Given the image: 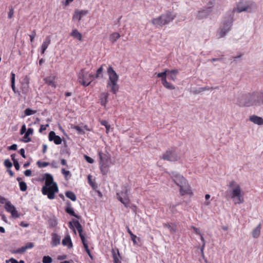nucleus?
<instances>
[{
	"label": "nucleus",
	"instance_id": "obj_1",
	"mask_svg": "<svg viewBox=\"0 0 263 263\" xmlns=\"http://www.w3.org/2000/svg\"><path fill=\"white\" fill-rule=\"evenodd\" d=\"M43 179L45 181V185L42 189V194L47 195L49 199H53L55 198V194L59 191L57 183L54 182L53 176L48 173L44 175Z\"/></svg>",
	"mask_w": 263,
	"mask_h": 263
},
{
	"label": "nucleus",
	"instance_id": "obj_2",
	"mask_svg": "<svg viewBox=\"0 0 263 263\" xmlns=\"http://www.w3.org/2000/svg\"><path fill=\"white\" fill-rule=\"evenodd\" d=\"M166 173L171 176L175 184L179 186L180 193L182 196L190 194V187L183 176L177 172H172L171 173L166 172Z\"/></svg>",
	"mask_w": 263,
	"mask_h": 263
},
{
	"label": "nucleus",
	"instance_id": "obj_3",
	"mask_svg": "<svg viewBox=\"0 0 263 263\" xmlns=\"http://www.w3.org/2000/svg\"><path fill=\"white\" fill-rule=\"evenodd\" d=\"M130 191V186L129 184L126 183L121 187V190L117 192V198L120 201L125 208H129L134 210L136 206L130 204L129 199V193Z\"/></svg>",
	"mask_w": 263,
	"mask_h": 263
},
{
	"label": "nucleus",
	"instance_id": "obj_4",
	"mask_svg": "<svg viewBox=\"0 0 263 263\" xmlns=\"http://www.w3.org/2000/svg\"><path fill=\"white\" fill-rule=\"evenodd\" d=\"M232 190L230 191V197L233 200L235 204H241L244 202L243 192L240 185L234 180H231L228 185Z\"/></svg>",
	"mask_w": 263,
	"mask_h": 263
},
{
	"label": "nucleus",
	"instance_id": "obj_5",
	"mask_svg": "<svg viewBox=\"0 0 263 263\" xmlns=\"http://www.w3.org/2000/svg\"><path fill=\"white\" fill-rule=\"evenodd\" d=\"M107 72L108 75L107 87L110 88V91L112 93L116 94L119 88L118 84L119 76L111 66L108 67Z\"/></svg>",
	"mask_w": 263,
	"mask_h": 263
},
{
	"label": "nucleus",
	"instance_id": "obj_6",
	"mask_svg": "<svg viewBox=\"0 0 263 263\" xmlns=\"http://www.w3.org/2000/svg\"><path fill=\"white\" fill-rule=\"evenodd\" d=\"M175 15L170 11L161 14L160 16L153 18L151 23L156 28L162 27L172 22L175 17Z\"/></svg>",
	"mask_w": 263,
	"mask_h": 263
},
{
	"label": "nucleus",
	"instance_id": "obj_7",
	"mask_svg": "<svg viewBox=\"0 0 263 263\" xmlns=\"http://www.w3.org/2000/svg\"><path fill=\"white\" fill-rule=\"evenodd\" d=\"M233 24V17L231 15L226 16L217 34L218 38L223 37L231 30Z\"/></svg>",
	"mask_w": 263,
	"mask_h": 263
},
{
	"label": "nucleus",
	"instance_id": "obj_8",
	"mask_svg": "<svg viewBox=\"0 0 263 263\" xmlns=\"http://www.w3.org/2000/svg\"><path fill=\"white\" fill-rule=\"evenodd\" d=\"M249 106L257 107L263 106V91L249 92Z\"/></svg>",
	"mask_w": 263,
	"mask_h": 263
},
{
	"label": "nucleus",
	"instance_id": "obj_9",
	"mask_svg": "<svg viewBox=\"0 0 263 263\" xmlns=\"http://www.w3.org/2000/svg\"><path fill=\"white\" fill-rule=\"evenodd\" d=\"M100 159V168L103 175H106L108 172V167L111 163L110 156L108 153H102L101 152L98 153Z\"/></svg>",
	"mask_w": 263,
	"mask_h": 263
},
{
	"label": "nucleus",
	"instance_id": "obj_10",
	"mask_svg": "<svg viewBox=\"0 0 263 263\" xmlns=\"http://www.w3.org/2000/svg\"><path fill=\"white\" fill-rule=\"evenodd\" d=\"M93 78V75L88 74L84 69H81L78 73V81L83 86H88Z\"/></svg>",
	"mask_w": 263,
	"mask_h": 263
},
{
	"label": "nucleus",
	"instance_id": "obj_11",
	"mask_svg": "<svg viewBox=\"0 0 263 263\" xmlns=\"http://www.w3.org/2000/svg\"><path fill=\"white\" fill-rule=\"evenodd\" d=\"M256 9V5L254 3H248L241 2L237 6V10L238 12L247 11L253 12Z\"/></svg>",
	"mask_w": 263,
	"mask_h": 263
},
{
	"label": "nucleus",
	"instance_id": "obj_12",
	"mask_svg": "<svg viewBox=\"0 0 263 263\" xmlns=\"http://www.w3.org/2000/svg\"><path fill=\"white\" fill-rule=\"evenodd\" d=\"M249 101V92L241 93L237 97L236 104L240 107H250Z\"/></svg>",
	"mask_w": 263,
	"mask_h": 263
},
{
	"label": "nucleus",
	"instance_id": "obj_13",
	"mask_svg": "<svg viewBox=\"0 0 263 263\" xmlns=\"http://www.w3.org/2000/svg\"><path fill=\"white\" fill-rule=\"evenodd\" d=\"M5 208L7 212L11 214L12 218H17L20 217V214L18 213L15 207L10 201L6 202Z\"/></svg>",
	"mask_w": 263,
	"mask_h": 263
},
{
	"label": "nucleus",
	"instance_id": "obj_14",
	"mask_svg": "<svg viewBox=\"0 0 263 263\" xmlns=\"http://www.w3.org/2000/svg\"><path fill=\"white\" fill-rule=\"evenodd\" d=\"M162 159L170 161H175L179 160V157L175 152L168 150L163 155Z\"/></svg>",
	"mask_w": 263,
	"mask_h": 263
},
{
	"label": "nucleus",
	"instance_id": "obj_15",
	"mask_svg": "<svg viewBox=\"0 0 263 263\" xmlns=\"http://www.w3.org/2000/svg\"><path fill=\"white\" fill-rule=\"evenodd\" d=\"M212 7H204L202 9L198 11L197 14V17L199 19H203L206 18L211 12Z\"/></svg>",
	"mask_w": 263,
	"mask_h": 263
},
{
	"label": "nucleus",
	"instance_id": "obj_16",
	"mask_svg": "<svg viewBox=\"0 0 263 263\" xmlns=\"http://www.w3.org/2000/svg\"><path fill=\"white\" fill-rule=\"evenodd\" d=\"M22 91L23 94L26 95L29 90V78L26 76L22 82Z\"/></svg>",
	"mask_w": 263,
	"mask_h": 263
},
{
	"label": "nucleus",
	"instance_id": "obj_17",
	"mask_svg": "<svg viewBox=\"0 0 263 263\" xmlns=\"http://www.w3.org/2000/svg\"><path fill=\"white\" fill-rule=\"evenodd\" d=\"M49 140L50 141H53L54 143L57 145H59L62 143L61 138L55 135V133L53 131H51L48 136Z\"/></svg>",
	"mask_w": 263,
	"mask_h": 263
},
{
	"label": "nucleus",
	"instance_id": "obj_18",
	"mask_svg": "<svg viewBox=\"0 0 263 263\" xmlns=\"http://www.w3.org/2000/svg\"><path fill=\"white\" fill-rule=\"evenodd\" d=\"M88 13V11L87 10H76L73 15L72 20H78L79 21H80L81 20L82 17L87 15Z\"/></svg>",
	"mask_w": 263,
	"mask_h": 263
},
{
	"label": "nucleus",
	"instance_id": "obj_19",
	"mask_svg": "<svg viewBox=\"0 0 263 263\" xmlns=\"http://www.w3.org/2000/svg\"><path fill=\"white\" fill-rule=\"evenodd\" d=\"M69 227L71 229H73L74 233H76V231L74 230V228L75 227L77 230L78 231L81 230L82 229V227L79 221L76 220L73 221H70L69 222Z\"/></svg>",
	"mask_w": 263,
	"mask_h": 263
},
{
	"label": "nucleus",
	"instance_id": "obj_20",
	"mask_svg": "<svg viewBox=\"0 0 263 263\" xmlns=\"http://www.w3.org/2000/svg\"><path fill=\"white\" fill-rule=\"evenodd\" d=\"M249 120L251 122L258 125H263V119L261 117L256 115H252L250 116Z\"/></svg>",
	"mask_w": 263,
	"mask_h": 263
},
{
	"label": "nucleus",
	"instance_id": "obj_21",
	"mask_svg": "<svg viewBox=\"0 0 263 263\" xmlns=\"http://www.w3.org/2000/svg\"><path fill=\"white\" fill-rule=\"evenodd\" d=\"M60 237L56 233L52 234L51 246L56 247L60 243Z\"/></svg>",
	"mask_w": 263,
	"mask_h": 263
},
{
	"label": "nucleus",
	"instance_id": "obj_22",
	"mask_svg": "<svg viewBox=\"0 0 263 263\" xmlns=\"http://www.w3.org/2000/svg\"><path fill=\"white\" fill-rule=\"evenodd\" d=\"M62 245L64 246H67L68 248L70 249L72 247V242L69 235L66 236L62 240Z\"/></svg>",
	"mask_w": 263,
	"mask_h": 263
},
{
	"label": "nucleus",
	"instance_id": "obj_23",
	"mask_svg": "<svg viewBox=\"0 0 263 263\" xmlns=\"http://www.w3.org/2000/svg\"><path fill=\"white\" fill-rule=\"evenodd\" d=\"M117 253L115 252V250L114 249H112V255L114 259V263H121L120 259L121 256L120 255V253L118 249H117Z\"/></svg>",
	"mask_w": 263,
	"mask_h": 263
},
{
	"label": "nucleus",
	"instance_id": "obj_24",
	"mask_svg": "<svg viewBox=\"0 0 263 263\" xmlns=\"http://www.w3.org/2000/svg\"><path fill=\"white\" fill-rule=\"evenodd\" d=\"M108 94L107 92H102L100 95V103L105 106L108 102Z\"/></svg>",
	"mask_w": 263,
	"mask_h": 263
},
{
	"label": "nucleus",
	"instance_id": "obj_25",
	"mask_svg": "<svg viewBox=\"0 0 263 263\" xmlns=\"http://www.w3.org/2000/svg\"><path fill=\"white\" fill-rule=\"evenodd\" d=\"M45 82L46 84L52 87L55 88L54 83V77L53 76H49L44 79Z\"/></svg>",
	"mask_w": 263,
	"mask_h": 263
},
{
	"label": "nucleus",
	"instance_id": "obj_26",
	"mask_svg": "<svg viewBox=\"0 0 263 263\" xmlns=\"http://www.w3.org/2000/svg\"><path fill=\"white\" fill-rule=\"evenodd\" d=\"M48 223L50 228L55 227L58 224L57 218L54 216L50 217L48 220Z\"/></svg>",
	"mask_w": 263,
	"mask_h": 263
},
{
	"label": "nucleus",
	"instance_id": "obj_27",
	"mask_svg": "<svg viewBox=\"0 0 263 263\" xmlns=\"http://www.w3.org/2000/svg\"><path fill=\"white\" fill-rule=\"evenodd\" d=\"M120 37V35L118 32H114L111 33L109 37V41L112 43H115L117 40H118Z\"/></svg>",
	"mask_w": 263,
	"mask_h": 263
},
{
	"label": "nucleus",
	"instance_id": "obj_28",
	"mask_svg": "<svg viewBox=\"0 0 263 263\" xmlns=\"http://www.w3.org/2000/svg\"><path fill=\"white\" fill-rule=\"evenodd\" d=\"M65 211L69 215L79 218V216L75 214L73 208L70 205V203H69V204L67 205V207L65 209Z\"/></svg>",
	"mask_w": 263,
	"mask_h": 263
},
{
	"label": "nucleus",
	"instance_id": "obj_29",
	"mask_svg": "<svg viewBox=\"0 0 263 263\" xmlns=\"http://www.w3.org/2000/svg\"><path fill=\"white\" fill-rule=\"evenodd\" d=\"M162 84L166 88L170 89V90H173L175 89V86L171 83L168 82L166 80V79H164L163 80H162Z\"/></svg>",
	"mask_w": 263,
	"mask_h": 263
},
{
	"label": "nucleus",
	"instance_id": "obj_30",
	"mask_svg": "<svg viewBox=\"0 0 263 263\" xmlns=\"http://www.w3.org/2000/svg\"><path fill=\"white\" fill-rule=\"evenodd\" d=\"M164 227L167 228L172 233H175L176 231V228L175 224L164 223Z\"/></svg>",
	"mask_w": 263,
	"mask_h": 263
},
{
	"label": "nucleus",
	"instance_id": "obj_31",
	"mask_svg": "<svg viewBox=\"0 0 263 263\" xmlns=\"http://www.w3.org/2000/svg\"><path fill=\"white\" fill-rule=\"evenodd\" d=\"M260 224H259L257 227L254 229V230L252 232V236L254 238H258L260 235Z\"/></svg>",
	"mask_w": 263,
	"mask_h": 263
},
{
	"label": "nucleus",
	"instance_id": "obj_32",
	"mask_svg": "<svg viewBox=\"0 0 263 263\" xmlns=\"http://www.w3.org/2000/svg\"><path fill=\"white\" fill-rule=\"evenodd\" d=\"M71 35L79 41L82 40V34L77 29L72 30L71 33Z\"/></svg>",
	"mask_w": 263,
	"mask_h": 263
},
{
	"label": "nucleus",
	"instance_id": "obj_33",
	"mask_svg": "<svg viewBox=\"0 0 263 263\" xmlns=\"http://www.w3.org/2000/svg\"><path fill=\"white\" fill-rule=\"evenodd\" d=\"M51 43V39L50 36H47L46 37L45 40L43 42L41 47L45 48L47 49V48L48 47L49 45Z\"/></svg>",
	"mask_w": 263,
	"mask_h": 263
},
{
	"label": "nucleus",
	"instance_id": "obj_34",
	"mask_svg": "<svg viewBox=\"0 0 263 263\" xmlns=\"http://www.w3.org/2000/svg\"><path fill=\"white\" fill-rule=\"evenodd\" d=\"M103 67L101 66L97 69V70L96 71V75L94 77V78H95L96 79L103 78Z\"/></svg>",
	"mask_w": 263,
	"mask_h": 263
},
{
	"label": "nucleus",
	"instance_id": "obj_35",
	"mask_svg": "<svg viewBox=\"0 0 263 263\" xmlns=\"http://www.w3.org/2000/svg\"><path fill=\"white\" fill-rule=\"evenodd\" d=\"M66 196L71 199L72 201H74L77 199V197L74 193L71 191H67L65 193Z\"/></svg>",
	"mask_w": 263,
	"mask_h": 263
},
{
	"label": "nucleus",
	"instance_id": "obj_36",
	"mask_svg": "<svg viewBox=\"0 0 263 263\" xmlns=\"http://www.w3.org/2000/svg\"><path fill=\"white\" fill-rule=\"evenodd\" d=\"M15 74L13 72L11 73V87L13 91L15 92Z\"/></svg>",
	"mask_w": 263,
	"mask_h": 263
},
{
	"label": "nucleus",
	"instance_id": "obj_37",
	"mask_svg": "<svg viewBox=\"0 0 263 263\" xmlns=\"http://www.w3.org/2000/svg\"><path fill=\"white\" fill-rule=\"evenodd\" d=\"M218 87H216L214 88L213 87H210L208 86H206V87H200L197 91V92L199 93V92H202V91H204L205 90H213L214 89H218Z\"/></svg>",
	"mask_w": 263,
	"mask_h": 263
},
{
	"label": "nucleus",
	"instance_id": "obj_38",
	"mask_svg": "<svg viewBox=\"0 0 263 263\" xmlns=\"http://www.w3.org/2000/svg\"><path fill=\"white\" fill-rule=\"evenodd\" d=\"M82 243H83V246H84L85 250L86 252H87V254L89 255V256L90 258L92 259L93 257H92V255L91 254L90 251L89 249L87 243L86 241H84V242H82Z\"/></svg>",
	"mask_w": 263,
	"mask_h": 263
},
{
	"label": "nucleus",
	"instance_id": "obj_39",
	"mask_svg": "<svg viewBox=\"0 0 263 263\" xmlns=\"http://www.w3.org/2000/svg\"><path fill=\"white\" fill-rule=\"evenodd\" d=\"M37 166L40 168H44L50 165L49 162L38 161L36 163Z\"/></svg>",
	"mask_w": 263,
	"mask_h": 263
},
{
	"label": "nucleus",
	"instance_id": "obj_40",
	"mask_svg": "<svg viewBox=\"0 0 263 263\" xmlns=\"http://www.w3.org/2000/svg\"><path fill=\"white\" fill-rule=\"evenodd\" d=\"M62 173L64 176L65 178L68 180L70 177V172L69 171L65 170V168L62 169Z\"/></svg>",
	"mask_w": 263,
	"mask_h": 263
},
{
	"label": "nucleus",
	"instance_id": "obj_41",
	"mask_svg": "<svg viewBox=\"0 0 263 263\" xmlns=\"http://www.w3.org/2000/svg\"><path fill=\"white\" fill-rule=\"evenodd\" d=\"M26 251L24 246L20 248H18L14 251H13V253L15 254H23Z\"/></svg>",
	"mask_w": 263,
	"mask_h": 263
},
{
	"label": "nucleus",
	"instance_id": "obj_42",
	"mask_svg": "<svg viewBox=\"0 0 263 263\" xmlns=\"http://www.w3.org/2000/svg\"><path fill=\"white\" fill-rule=\"evenodd\" d=\"M19 186L21 191L24 192L27 190V186L25 182H20Z\"/></svg>",
	"mask_w": 263,
	"mask_h": 263
},
{
	"label": "nucleus",
	"instance_id": "obj_43",
	"mask_svg": "<svg viewBox=\"0 0 263 263\" xmlns=\"http://www.w3.org/2000/svg\"><path fill=\"white\" fill-rule=\"evenodd\" d=\"M26 116H30L36 112V110H33L29 108H26L24 111Z\"/></svg>",
	"mask_w": 263,
	"mask_h": 263
},
{
	"label": "nucleus",
	"instance_id": "obj_44",
	"mask_svg": "<svg viewBox=\"0 0 263 263\" xmlns=\"http://www.w3.org/2000/svg\"><path fill=\"white\" fill-rule=\"evenodd\" d=\"M167 71H168L167 70H165L163 72H160V73H157V76L158 78H161V80H163L164 79H166V73H167Z\"/></svg>",
	"mask_w": 263,
	"mask_h": 263
},
{
	"label": "nucleus",
	"instance_id": "obj_45",
	"mask_svg": "<svg viewBox=\"0 0 263 263\" xmlns=\"http://www.w3.org/2000/svg\"><path fill=\"white\" fill-rule=\"evenodd\" d=\"M52 261L51 257L49 256H45L43 258V263H51Z\"/></svg>",
	"mask_w": 263,
	"mask_h": 263
},
{
	"label": "nucleus",
	"instance_id": "obj_46",
	"mask_svg": "<svg viewBox=\"0 0 263 263\" xmlns=\"http://www.w3.org/2000/svg\"><path fill=\"white\" fill-rule=\"evenodd\" d=\"M79 234V236L81 238L82 242H84V241H86L84 235L83 234V228L78 231Z\"/></svg>",
	"mask_w": 263,
	"mask_h": 263
},
{
	"label": "nucleus",
	"instance_id": "obj_47",
	"mask_svg": "<svg viewBox=\"0 0 263 263\" xmlns=\"http://www.w3.org/2000/svg\"><path fill=\"white\" fill-rule=\"evenodd\" d=\"M50 165L54 168H57L59 167V163L58 161L55 160H52L51 163H50Z\"/></svg>",
	"mask_w": 263,
	"mask_h": 263
},
{
	"label": "nucleus",
	"instance_id": "obj_48",
	"mask_svg": "<svg viewBox=\"0 0 263 263\" xmlns=\"http://www.w3.org/2000/svg\"><path fill=\"white\" fill-rule=\"evenodd\" d=\"M31 141V139L30 137H29V136L27 134H26V133L25 134V135L23 137V141L25 143H28L29 142H30Z\"/></svg>",
	"mask_w": 263,
	"mask_h": 263
},
{
	"label": "nucleus",
	"instance_id": "obj_49",
	"mask_svg": "<svg viewBox=\"0 0 263 263\" xmlns=\"http://www.w3.org/2000/svg\"><path fill=\"white\" fill-rule=\"evenodd\" d=\"M4 165L7 168H10L12 166V164L9 159H6L4 161Z\"/></svg>",
	"mask_w": 263,
	"mask_h": 263
},
{
	"label": "nucleus",
	"instance_id": "obj_50",
	"mask_svg": "<svg viewBox=\"0 0 263 263\" xmlns=\"http://www.w3.org/2000/svg\"><path fill=\"white\" fill-rule=\"evenodd\" d=\"M73 128L76 129L80 134H84V132L83 131V130L79 126L76 125L73 127Z\"/></svg>",
	"mask_w": 263,
	"mask_h": 263
},
{
	"label": "nucleus",
	"instance_id": "obj_51",
	"mask_svg": "<svg viewBox=\"0 0 263 263\" xmlns=\"http://www.w3.org/2000/svg\"><path fill=\"white\" fill-rule=\"evenodd\" d=\"M13 14H14L13 8H12V7H9V11L8 12V17L10 19L11 18L13 15Z\"/></svg>",
	"mask_w": 263,
	"mask_h": 263
},
{
	"label": "nucleus",
	"instance_id": "obj_52",
	"mask_svg": "<svg viewBox=\"0 0 263 263\" xmlns=\"http://www.w3.org/2000/svg\"><path fill=\"white\" fill-rule=\"evenodd\" d=\"M24 247L26 250H27V249H32L34 247V244L33 242H28Z\"/></svg>",
	"mask_w": 263,
	"mask_h": 263
},
{
	"label": "nucleus",
	"instance_id": "obj_53",
	"mask_svg": "<svg viewBox=\"0 0 263 263\" xmlns=\"http://www.w3.org/2000/svg\"><path fill=\"white\" fill-rule=\"evenodd\" d=\"M84 158L86 160V161L89 163H93L94 162V160L92 158H90V157L87 155H84Z\"/></svg>",
	"mask_w": 263,
	"mask_h": 263
},
{
	"label": "nucleus",
	"instance_id": "obj_54",
	"mask_svg": "<svg viewBox=\"0 0 263 263\" xmlns=\"http://www.w3.org/2000/svg\"><path fill=\"white\" fill-rule=\"evenodd\" d=\"M9 261L11 263H25L24 261L23 260H21L20 261H18L17 260L13 258H11L9 259Z\"/></svg>",
	"mask_w": 263,
	"mask_h": 263
},
{
	"label": "nucleus",
	"instance_id": "obj_55",
	"mask_svg": "<svg viewBox=\"0 0 263 263\" xmlns=\"http://www.w3.org/2000/svg\"><path fill=\"white\" fill-rule=\"evenodd\" d=\"M36 35V32L35 30H33L31 33L29 35V37H30V41L31 42H32L33 41V39L35 37V36Z\"/></svg>",
	"mask_w": 263,
	"mask_h": 263
},
{
	"label": "nucleus",
	"instance_id": "obj_56",
	"mask_svg": "<svg viewBox=\"0 0 263 263\" xmlns=\"http://www.w3.org/2000/svg\"><path fill=\"white\" fill-rule=\"evenodd\" d=\"M26 132V125L25 124H23L22 126V127L21 128L20 134L21 135H23L24 134H25Z\"/></svg>",
	"mask_w": 263,
	"mask_h": 263
},
{
	"label": "nucleus",
	"instance_id": "obj_57",
	"mask_svg": "<svg viewBox=\"0 0 263 263\" xmlns=\"http://www.w3.org/2000/svg\"><path fill=\"white\" fill-rule=\"evenodd\" d=\"M167 72L168 73H170L171 74L176 76L177 74L178 73V70L177 69H173L171 70H168Z\"/></svg>",
	"mask_w": 263,
	"mask_h": 263
},
{
	"label": "nucleus",
	"instance_id": "obj_58",
	"mask_svg": "<svg viewBox=\"0 0 263 263\" xmlns=\"http://www.w3.org/2000/svg\"><path fill=\"white\" fill-rule=\"evenodd\" d=\"M49 126L48 124L41 125L39 129V132L42 133L43 131L45 130L46 128Z\"/></svg>",
	"mask_w": 263,
	"mask_h": 263
},
{
	"label": "nucleus",
	"instance_id": "obj_59",
	"mask_svg": "<svg viewBox=\"0 0 263 263\" xmlns=\"http://www.w3.org/2000/svg\"><path fill=\"white\" fill-rule=\"evenodd\" d=\"M17 145L15 144H13L8 147V149L15 151L17 149Z\"/></svg>",
	"mask_w": 263,
	"mask_h": 263
},
{
	"label": "nucleus",
	"instance_id": "obj_60",
	"mask_svg": "<svg viewBox=\"0 0 263 263\" xmlns=\"http://www.w3.org/2000/svg\"><path fill=\"white\" fill-rule=\"evenodd\" d=\"M33 133V129L32 128H28L26 132V134L29 136L32 135Z\"/></svg>",
	"mask_w": 263,
	"mask_h": 263
},
{
	"label": "nucleus",
	"instance_id": "obj_61",
	"mask_svg": "<svg viewBox=\"0 0 263 263\" xmlns=\"http://www.w3.org/2000/svg\"><path fill=\"white\" fill-rule=\"evenodd\" d=\"M13 164H14V166L16 170L18 171L20 169V164H19L18 161H15L13 162Z\"/></svg>",
	"mask_w": 263,
	"mask_h": 263
},
{
	"label": "nucleus",
	"instance_id": "obj_62",
	"mask_svg": "<svg viewBox=\"0 0 263 263\" xmlns=\"http://www.w3.org/2000/svg\"><path fill=\"white\" fill-rule=\"evenodd\" d=\"M32 172L30 170H27L24 172V175L27 176L29 177L31 175Z\"/></svg>",
	"mask_w": 263,
	"mask_h": 263
},
{
	"label": "nucleus",
	"instance_id": "obj_63",
	"mask_svg": "<svg viewBox=\"0 0 263 263\" xmlns=\"http://www.w3.org/2000/svg\"><path fill=\"white\" fill-rule=\"evenodd\" d=\"M19 153L20 154V155L24 158H26V156H25V149L24 148H21L20 151H19Z\"/></svg>",
	"mask_w": 263,
	"mask_h": 263
},
{
	"label": "nucleus",
	"instance_id": "obj_64",
	"mask_svg": "<svg viewBox=\"0 0 263 263\" xmlns=\"http://www.w3.org/2000/svg\"><path fill=\"white\" fill-rule=\"evenodd\" d=\"M7 199L4 197L0 195V203L2 204H6V202H7Z\"/></svg>",
	"mask_w": 263,
	"mask_h": 263
}]
</instances>
